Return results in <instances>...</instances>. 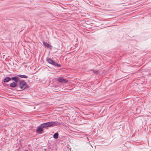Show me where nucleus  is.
I'll list each match as a JSON object with an SVG mask.
<instances>
[{"label": "nucleus", "instance_id": "obj_6", "mask_svg": "<svg viewBox=\"0 0 151 151\" xmlns=\"http://www.w3.org/2000/svg\"><path fill=\"white\" fill-rule=\"evenodd\" d=\"M42 127H38L37 129V132L39 133H42L43 131V129L42 128Z\"/></svg>", "mask_w": 151, "mask_h": 151}, {"label": "nucleus", "instance_id": "obj_11", "mask_svg": "<svg viewBox=\"0 0 151 151\" xmlns=\"http://www.w3.org/2000/svg\"><path fill=\"white\" fill-rule=\"evenodd\" d=\"M18 76L22 78H27V76L24 75H18Z\"/></svg>", "mask_w": 151, "mask_h": 151}, {"label": "nucleus", "instance_id": "obj_4", "mask_svg": "<svg viewBox=\"0 0 151 151\" xmlns=\"http://www.w3.org/2000/svg\"><path fill=\"white\" fill-rule=\"evenodd\" d=\"M58 81L62 83H66L67 82H68L67 81L66 79H64L63 77L58 78Z\"/></svg>", "mask_w": 151, "mask_h": 151}, {"label": "nucleus", "instance_id": "obj_3", "mask_svg": "<svg viewBox=\"0 0 151 151\" xmlns=\"http://www.w3.org/2000/svg\"><path fill=\"white\" fill-rule=\"evenodd\" d=\"M47 61L49 63L55 66H57L59 67H60V65L58 64L57 63L55 62L51 59H48L47 60Z\"/></svg>", "mask_w": 151, "mask_h": 151}, {"label": "nucleus", "instance_id": "obj_10", "mask_svg": "<svg viewBox=\"0 0 151 151\" xmlns=\"http://www.w3.org/2000/svg\"><path fill=\"white\" fill-rule=\"evenodd\" d=\"M53 137L54 138L56 139L58 137V133H55L53 135Z\"/></svg>", "mask_w": 151, "mask_h": 151}, {"label": "nucleus", "instance_id": "obj_12", "mask_svg": "<svg viewBox=\"0 0 151 151\" xmlns=\"http://www.w3.org/2000/svg\"><path fill=\"white\" fill-rule=\"evenodd\" d=\"M25 151H28L27 150H25Z\"/></svg>", "mask_w": 151, "mask_h": 151}, {"label": "nucleus", "instance_id": "obj_8", "mask_svg": "<svg viewBox=\"0 0 151 151\" xmlns=\"http://www.w3.org/2000/svg\"><path fill=\"white\" fill-rule=\"evenodd\" d=\"M10 86L12 87H15L17 86V84L13 82L10 84Z\"/></svg>", "mask_w": 151, "mask_h": 151}, {"label": "nucleus", "instance_id": "obj_5", "mask_svg": "<svg viewBox=\"0 0 151 151\" xmlns=\"http://www.w3.org/2000/svg\"><path fill=\"white\" fill-rule=\"evenodd\" d=\"M43 44L45 47H47V48H51L52 47V46L50 45L48 43H47V42H45V41L43 42Z\"/></svg>", "mask_w": 151, "mask_h": 151}, {"label": "nucleus", "instance_id": "obj_7", "mask_svg": "<svg viewBox=\"0 0 151 151\" xmlns=\"http://www.w3.org/2000/svg\"><path fill=\"white\" fill-rule=\"evenodd\" d=\"M11 80V78L9 77L6 78L4 80V82H7Z\"/></svg>", "mask_w": 151, "mask_h": 151}, {"label": "nucleus", "instance_id": "obj_1", "mask_svg": "<svg viewBox=\"0 0 151 151\" xmlns=\"http://www.w3.org/2000/svg\"><path fill=\"white\" fill-rule=\"evenodd\" d=\"M57 123L54 122H51L43 123L40 125L41 127L45 128L48 127H50L53 126H56Z\"/></svg>", "mask_w": 151, "mask_h": 151}, {"label": "nucleus", "instance_id": "obj_2", "mask_svg": "<svg viewBox=\"0 0 151 151\" xmlns=\"http://www.w3.org/2000/svg\"><path fill=\"white\" fill-rule=\"evenodd\" d=\"M27 86L26 83L24 81H20L19 82V87L21 89H24Z\"/></svg>", "mask_w": 151, "mask_h": 151}, {"label": "nucleus", "instance_id": "obj_9", "mask_svg": "<svg viewBox=\"0 0 151 151\" xmlns=\"http://www.w3.org/2000/svg\"><path fill=\"white\" fill-rule=\"evenodd\" d=\"M12 79L17 83L18 82L19 80L18 78L17 77H13L12 78Z\"/></svg>", "mask_w": 151, "mask_h": 151}]
</instances>
